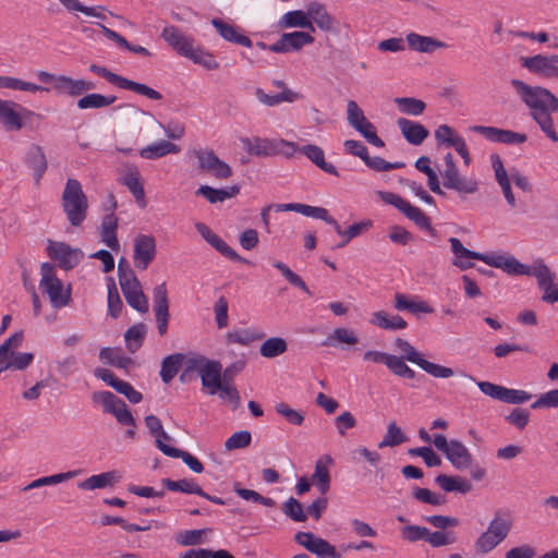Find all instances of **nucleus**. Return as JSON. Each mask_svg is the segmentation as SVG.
I'll use <instances>...</instances> for the list:
<instances>
[{
    "label": "nucleus",
    "instance_id": "60",
    "mask_svg": "<svg viewBox=\"0 0 558 558\" xmlns=\"http://www.w3.org/2000/svg\"><path fill=\"white\" fill-rule=\"evenodd\" d=\"M283 513L295 522H304L307 519L303 505L295 498L290 497L282 506Z\"/></svg>",
    "mask_w": 558,
    "mask_h": 558
},
{
    "label": "nucleus",
    "instance_id": "50",
    "mask_svg": "<svg viewBox=\"0 0 558 558\" xmlns=\"http://www.w3.org/2000/svg\"><path fill=\"white\" fill-rule=\"evenodd\" d=\"M288 349L287 341L280 337H272L265 340L260 348L259 353L266 359H274L283 354Z\"/></svg>",
    "mask_w": 558,
    "mask_h": 558
},
{
    "label": "nucleus",
    "instance_id": "18",
    "mask_svg": "<svg viewBox=\"0 0 558 558\" xmlns=\"http://www.w3.org/2000/svg\"><path fill=\"white\" fill-rule=\"evenodd\" d=\"M408 47L415 52L433 53L436 50L445 49L448 45L435 37L424 36L417 33H409L405 36Z\"/></svg>",
    "mask_w": 558,
    "mask_h": 558
},
{
    "label": "nucleus",
    "instance_id": "54",
    "mask_svg": "<svg viewBox=\"0 0 558 558\" xmlns=\"http://www.w3.org/2000/svg\"><path fill=\"white\" fill-rule=\"evenodd\" d=\"M99 357L101 361L119 368H128L132 364L131 357L121 354L120 350L112 348L101 349Z\"/></svg>",
    "mask_w": 558,
    "mask_h": 558
},
{
    "label": "nucleus",
    "instance_id": "5",
    "mask_svg": "<svg viewBox=\"0 0 558 558\" xmlns=\"http://www.w3.org/2000/svg\"><path fill=\"white\" fill-rule=\"evenodd\" d=\"M395 347L400 352V357L407 360L408 362L417 365L427 374L436 377V378H449L453 376V369L447 366H442L439 364H435L423 359L422 353H420L408 340L402 338H397L395 340Z\"/></svg>",
    "mask_w": 558,
    "mask_h": 558
},
{
    "label": "nucleus",
    "instance_id": "35",
    "mask_svg": "<svg viewBox=\"0 0 558 558\" xmlns=\"http://www.w3.org/2000/svg\"><path fill=\"white\" fill-rule=\"evenodd\" d=\"M435 482L447 493L458 492L468 494L473 488L472 484L466 478L459 476L439 474L436 476Z\"/></svg>",
    "mask_w": 558,
    "mask_h": 558
},
{
    "label": "nucleus",
    "instance_id": "47",
    "mask_svg": "<svg viewBox=\"0 0 558 558\" xmlns=\"http://www.w3.org/2000/svg\"><path fill=\"white\" fill-rule=\"evenodd\" d=\"M183 360L184 355L182 353L171 354L162 360L160 377L165 384H169L175 377Z\"/></svg>",
    "mask_w": 558,
    "mask_h": 558
},
{
    "label": "nucleus",
    "instance_id": "61",
    "mask_svg": "<svg viewBox=\"0 0 558 558\" xmlns=\"http://www.w3.org/2000/svg\"><path fill=\"white\" fill-rule=\"evenodd\" d=\"M208 531V529L186 530L178 533L175 541L182 546H196L203 543V536Z\"/></svg>",
    "mask_w": 558,
    "mask_h": 558
},
{
    "label": "nucleus",
    "instance_id": "1",
    "mask_svg": "<svg viewBox=\"0 0 558 558\" xmlns=\"http://www.w3.org/2000/svg\"><path fill=\"white\" fill-rule=\"evenodd\" d=\"M511 86L522 102L529 108L530 116L541 131L554 143L558 142L553 113L558 112V98L547 88L531 86L525 82L512 78Z\"/></svg>",
    "mask_w": 558,
    "mask_h": 558
},
{
    "label": "nucleus",
    "instance_id": "17",
    "mask_svg": "<svg viewBox=\"0 0 558 558\" xmlns=\"http://www.w3.org/2000/svg\"><path fill=\"white\" fill-rule=\"evenodd\" d=\"M397 125L405 141L414 146L421 145L429 135V131L421 123L399 118Z\"/></svg>",
    "mask_w": 558,
    "mask_h": 558
},
{
    "label": "nucleus",
    "instance_id": "4",
    "mask_svg": "<svg viewBox=\"0 0 558 558\" xmlns=\"http://www.w3.org/2000/svg\"><path fill=\"white\" fill-rule=\"evenodd\" d=\"M40 274L39 288L48 295L51 305L54 308L66 306L71 302V291L63 289L62 281L56 276L54 266L43 263Z\"/></svg>",
    "mask_w": 558,
    "mask_h": 558
},
{
    "label": "nucleus",
    "instance_id": "9",
    "mask_svg": "<svg viewBox=\"0 0 558 558\" xmlns=\"http://www.w3.org/2000/svg\"><path fill=\"white\" fill-rule=\"evenodd\" d=\"M47 253L51 259L58 262L59 267L65 270L74 268L84 257L82 250L52 240L48 241Z\"/></svg>",
    "mask_w": 558,
    "mask_h": 558
},
{
    "label": "nucleus",
    "instance_id": "32",
    "mask_svg": "<svg viewBox=\"0 0 558 558\" xmlns=\"http://www.w3.org/2000/svg\"><path fill=\"white\" fill-rule=\"evenodd\" d=\"M333 462L330 456H325L315 463V471L312 475V484L316 485L319 492L325 495L330 488V475L326 463Z\"/></svg>",
    "mask_w": 558,
    "mask_h": 558
},
{
    "label": "nucleus",
    "instance_id": "8",
    "mask_svg": "<svg viewBox=\"0 0 558 558\" xmlns=\"http://www.w3.org/2000/svg\"><path fill=\"white\" fill-rule=\"evenodd\" d=\"M520 62L531 73L545 78H558V54L522 57Z\"/></svg>",
    "mask_w": 558,
    "mask_h": 558
},
{
    "label": "nucleus",
    "instance_id": "36",
    "mask_svg": "<svg viewBox=\"0 0 558 558\" xmlns=\"http://www.w3.org/2000/svg\"><path fill=\"white\" fill-rule=\"evenodd\" d=\"M78 473H80L78 470H74V471H68L64 473H58V474H52V475H48V476H43L37 480H34L33 482H31L29 484L24 486L22 488V490L28 492V490L40 488L44 486L58 485L60 483H63V482L74 478L75 476L78 475Z\"/></svg>",
    "mask_w": 558,
    "mask_h": 558
},
{
    "label": "nucleus",
    "instance_id": "56",
    "mask_svg": "<svg viewBox=\"0 0 558 558\" xmlns=\"http://www.w3.org/2000/svg\"><path fill=\"white\" fill-rule=\"evenodd\" d=\"M447 189L456 191L461 197L466 194H475L478 191V182L473 178L459 175L447 184Z\"/></svg>",
    "mask_w": 558,
    "mask_h": 558
},
{
    "label": "nucleus",
    "instance_id": "46",
    "mask_svg": "<svg viewBox=\"0 0 558 558\" xmlns=\"http://www.w3.org/2000/svg\"><path fill=\"white\" fill-rule=\"evenodd\" d=\"M14 347H10V357L7 364L0 367V373L5 369L24 371L34 360V354L28 352H15Z\"/></svg>",
    "mask_w": 558,
    "mask_h": 558
},
{
    "label": "nucleus",
    "instance_id": "11",
    "mask_svg": "<svg viewBox=\"0 0 558 558\" xmlns=\"http://www.w3.org/2000/svg\"><path fill=\"white\" fill-rule=\"evenodd\" d=\"M157 254L156 239L149 234H138L134 239L133 260L137 269L145 270Z\"/></svg>",
    "mask_w": 558,
    "mask_h": 558
},
{
    "label": "nucleus",
    "instance_id": "58",
    "mask_svg": "<svg viewBox=\"0 0 558 558\" xmlns=\"http://www.w3.org/2000/svg\"><path fill=\"white\" fill-rule=\"evenodd\" d=\"M94 403H100L104 407V412L112 413L118 407L122 405V399L118 398L110 391H95L92 395Z\"/></svg>",
    "mask_w": 558,
    "mask_h": 558
},
{
    "label": "nucleus",
    "instance_id": "53",
    "mask_svg": "<svg viewBox=\"0 0 558 558\" xmlns=\"http://www.w3.org/2000/svg\"><path fill=\"white\" fill-rule=\"evenodd\" d=\"M407 436L395 421L390 422L387 426L386 434L383 440L378 444V448L396 447L407 441Z\"/></svg>",
    "mask_w": 558,
    "mask_h": 558
},
{
    "label": "nucleus",
    "instance_id": "27",
    "mask_svg": "<svg viewBox=\"0 0 558 558\" xmlns=\"http://www.w3.org/2000/svg\"><path fill=\"white\" fill-rule=\"evenodd\" d=\"M213 26L217 29L219 35L230 43H234L247 48L252 47V40L238 32V28L231 24L225 23L220 19L211 20Z\"/></svg>",
    "mask_w": 558,
    "mask_h": 558
},
{
    "label": "nucleus",
    "instance_id": "49",
    "mask_svg": "<svg viewBox=\"0 0 558 558\" xmlns=\"http://www.w3.org/2000/svg\"><path fill=\"white\" fill-rule=\"evenodd\" d=\"M64 9L70 12H80L88 16H94L100 20H105L106 16L100 11H104L105 8L101 5L98 7H86L80 2V0H58Z\"/></svg>",
    "mask_w": 558,
    "mask_h": 558
},
{
    "label": "nucleus",
    "instance_id": "6",
    "mask_svg": "<svg viewBox=\"0 0 558 558\" xmlns=\"http://www.w3.org/2000/svg\"><path fill=\"white\" fill-rule=\"evenodd\" d=\"M119 283L128 304L140 313H146L148 311V300L135 274L126 272V275H122Z\"/></svg>",
    "mask_w": 558,
    "mask_h": 558
},
{
    "label": "nucleus",
    "instance_id": "24",
    "mask_svg": "<svg viewBox=\"0 0 558 558\" xmlns=\"http://www.w3.org/2000/svg\"><path fill=\"white\" fill-rule=\"evenodd\" d=\"M95 88V84L86 80H74L66 75H59L57 92L59 94H66L71 97H76L85 92Z\"/></svg>",
    "mask_w": 558,
    "mask_h": 558
},
{
    "label": "nucleus",
    "instance_id": "7",
    "mask_svg": "<svg viewBox=\"0 0 558 558\" xmlns=\"http://www.w3.org/2000/svg\"><path fill=\"white\" fill-rule=\"evenodd\" d=\"M380 198L399 209L408 219L412 220L417 227L424 230L432 228L429 218L418 208L411 205L408 201L391 192H379Z\"/></svg>",
    "mask_w": 558,
    "mask_h": 558
},
{
    "label": "nucleus",
    "instance_id": "63",
    "mask_svg": "<svg viewBox=\"0 0 558 558\" xmlns=\"http://www.w3.org/2000/svg\"><path fill=\"white\" fill-rule=\"evenodd\" d=\"M252 435L248 430H240L232 434L225 442V448L228 451L235 449H243L251 445Z\"/></svg>",
    "mask_w": 558,
    "mask_h": 558
},
{
    "label": "nucleus",
    "instance_id": "2",
    "mask_svg": "<svg viewBox=\"0 0 558 558\" xmlns=\"http://www.w3.org/2000/svg\"><path fill=\"white\" fill-rule=\"evenodd\" d=\"M62 207L73 227L81 226L85 220L88 202L81 183L76 179H68L62 193Z\"/></svg>",
    "mask_w": 558,
    "mask_h": 558
},
{
    "label": "nucleus",
    "instance_id": "19",
    "mask_svg": "<svg viewBox=\"0 0 558 558\" xmlns=\"http://www.w3.org/2000/svg\"><path fill=\"white\" fill-rule=\"evenodd\" d=\"M16 109L26 111V109L14 101L0 98V122L7 130L19 131L24 125L22 117Z\"/></svg>",
    "mask_w": 558,
    "mask_h": 558
},
{
    "label": "nucleus",
    "instance_id": "40",
    "mask_svg": "<svg viewBox=\"0 0 558 558\" xmlns=\"http://www.w3.org/2000/svg\"><path fill=\"white\" fill-rule=\"evenodd\" d=\"M359 338L354 330L349 328H336L323 342L327 347H337L338 344L355 345Z\"/></svg>",
    "mask_w": 558,
    "mask_h": 558
},
{
    "label": "nucleus",
    "instance_id": "57",
    "mask_svg": "<svg viewBox=\"0 0 558 558\" xmlns=\"http://www.w3.org/2000/svg\"><path fill=\"white\" fill-rule=\"evenodd\" d=\"M405 361L407 360L398 355L390 354L386 366L398 377L413 379L415 377V372L407 365Z\"/></svg>",
    "mask_w": 558,
    "mask_h": 558
},
{
    "label": "nucleus",
    "instance_id": "37",
    "mask_svg": "<svg viewBox=\"0 0 558 558\" xmlns=\"http://www.w3.org/2000/svg\"><path fill=\"white\" fill-rule=\"evenodd\" d=\"M395 308L397 311H408L411 314H430L434 312V310L426 302L410 300L405 294L402 293H396Z\"/></svg>",
    "mask_w": 558,
    "mask_h": 558
},
{
    "label": "nucleus",
    "instance_id": "62",
    "mask_svg": "<svg viewBox=\"0 0 558 558\" xmlns=\"http://www.w3.org/2000/svg\"><path fill=\"white\" fill-rule=\"evenodd\" d=\"M353 129L361 133L369 144L376 147H384V141L377 135L375 126L367 119L361 122V124L355 125Z\"/></svg>",
    "mask_w": 558,
    "mask_h": 558
},
{
    "label": "nucleus",
    "instance_id": "44",
    "mask_svg": "<svg viewBox=\"0 0 558 558\" xmlns=\"http://www.w3.org/2000/svg\"><path fill=\"white\" fill-rule=\"evenodd\" d=\"M531 276L536 278L538 287L543 291L547 287H550V286H554L557 283V282H555V274L551 272V270L543 262V259H537L533 263Z\"/></svg>",
    "mask_w": 558,
    "mask_h": 558
},
{
    "label": "nucleus",
    "instance_id": "51",
    "mask_svg": "<svg viewBox=\"0 0 558 558\" xmlns=\"http://www.w3.org/2000/svg\"><path fill=\"white\" fill-rule=\"evenodd\" d=\"M163 454L171 458H179L190 468L191 471L195 473H202L204 471L203 463L190 452L174 448V447H165Z\"/></svg>",
    "mask_w": 558,
    "mask_h": 558
},
{
    "label": "nucleus",
    "instance_id": "20",
    "mask_svg": "<svg viewBox=\"0 0 558 558\" xmlns=\"http://www.w3.org/2000/svg\"><path fill=\"white\" fill-rule=\"evenodd\" d=\"M449 243L451 246V251L454 254L456 258L453 259L452 264L460 268L461 270H466L471 267H473V264L466 260H463L464 258L469 259H477L484 262L485 254L471 251L463 246L462 242L458 238H450Z\"/></svg>",
    "mask_w": 558,
    "mask_h": 558
},
{
    "label": "nucleus",
    "instance_id": "33",
    "mask_svg": "<svg viewBox=\"0 0 558 558\" xmlns=\"http://www.w3.org/2000/svg\"><path fill=\"white\" fill-rule=\"evenodd\" d=\"M278 25L280 28L299 27L306 28L312 32L315 31L311 19H308L307 12H304L302 10L287 12L280 17Z\"/></svg>",
    "mask_w": 558,
    "mask_h": 558
},
{
    "label": "nucleus",
    "instance_id": "15",
    "mask_svg": "<svg viewBox=\"0 0 558 558\" xmlns=\"http://www.w3.org/2000/svg\"><path fill=\"white\" fill-rule=\"evenodd\" d=\"M161 38L181 56L187 57L194 49V40L175 26H166Z\"/></svg>",
    "mask_w": 558,
    "mask_h": 558
},
{
    "label": "nucleus",
    "instance_id": "55",
    "mask_svg": "<svg viewBox=\"0 0 558 558\" xmlns=\"http://www.w3.org/2000/svg\"><path fill=\"white\" fill-rule=\"evenodd\" d=\"M119 88L132 90V92H134L138 95H142V96H145L151 100H160L162 98V95L158 90H156L145 84L129 80L126 77H123L122 83Z\"/></svg>",
    "mask_w": 558,
    "mask_h": 558
},
{
    "label": "nucleus",
    "instance_id": "29",
    "mask_svg": "<svg viewBox=\"0 0 558 558\" xmlns=\"http://www.w3.org/2000/svg\"><path fill=\"white\" fill-rule=\"evenodd\" d=\"M369 324L385 330H401L407 328V322L399 315H389L385 311L374 312Z\"/></svg>",
    "mask_w": 558,
    "mask_h": 558
},
{
    "label": "nucleus",
    "instance_id": "64",
    "mask_svg": "<svg viewBox=\"0 0 558 558\" xmlns=\"http://www.w3.org/2000/svg\"><path fill=\"white\" fill-rule=\"evenodd\" d=\"M501 543L496 536L490 534L489 532H483L474 543L475 551L478 554H487L492 551L495 547H497Z\"/></svg>",
    "mask_w": 558,
    "mask_h": 558
},
{
    "label": "nucleus",
    "instance_id": "22",
    "mask_svg": "<svg viewBox=\"0 0 558 558\" xmlns=\"http://www.w3.org/2000/svg\"><path fill=\"white\" fill-rule=\"evenodd\" d=\"M221 369V364L213 360L199 375L203 389H205L209 396L216 395L220 388V384L223 381Z\"/></svg>",
    "mask_w": 558,
    "mask_h": 558
},
{
    "label": "nucleus",
    "instance_id": "43",
    "mask_svg": "<svg viewBox=\"0 0 558 558\" xmlns=\"http://www.w3.org/2000/svg\"><path fill=\"white\" fill-rule=\"evenodd\" d=\"M0 88L28 93L49 92V88L12 76H0Z\"/></svg>",
    "mask_w": 558,
    "mask_h": 558
},
{
    "label": "nucleus",
    "instance_id": "30",
    "mask_svg": "<svg viewBox=\"0 0 558 558\" xmlns=\"http://www.w3.org/2000/svg\"><path fill=\"white\" fill-rule=\"evenodd\" d=\"M195 193L205 197L209 203L215 204L236 196L240 193V187L232 185L226 189H214L208 185H201Z\"/></svg>",
    "mask_w": 558,
    "mask_h": 558
},
{
    "label": "nucleus",
    "instance_id": "16",
    "mask_svg": "<svg viewBox=\"0 0 558 558\" xmlns=\"http://www.w3.org/2000/svg\"><path fill=\"white\" fill-rule=\"evenodd\" d=\"M484 263L495 267L500 268L509 275H526L531 276L532 265L526 266L520 263L513 256L506 255H486L485 254Z\"/></svg>",
    "mask_w": 558,
    "mask_h": 558
},
{
    "label": "nucleus",
    "instance_id": "23",
    "mask_svg": "<svg viewBox=\"0 0 558 558\" xmlns=\"http://www.w3.org/2000/svg\"><path fill=\"white\" fill-rule=\"evenodd\" d=\"M296 151H300L306 156V158H308L322 171L335 177H339L337 168L332 163L325 160V153L319 146L314 144H307L302 147L298 146Z\"/></svg>",
    "mask_w": 558,
    "mask_h": 558
},
{
    "label": "nucleus",
    "instance_id": "38",
    "mask_svg": "<svg viewBox=\"0 0 558 558\" xmlns=\"http://www.w3.org/2000/svg\"><path fill=\"white\" fill-rule=\"evenodd\" d=\"M117 101L113 95L87 94L77 100V107L81 110L101 109L111 106Z\"/></svg>",
    "mask_w": 558,
    "mask_h": 558
},
{
    "label": "nucleus",
    "instance_id": "48",
    "mask_svg": "<svg viewBox=\"0 0 558 558\" xmlns=\"http://www.w3.org/2000/svg\"><path fill=\"white\" fill-rule=\"evenodd\" d=\"M511 529L512 519L510 517L496 513L494 519L489 522L486 531L502 542L506 539Z\"/></svg>",
    "mask_w": 558,
    "mask_h": 558
},
{
    "label": "nucleus",
    "instance_id": "26",
    "mask_svg": "<svg viewBox=\"0 0 558 558\" xmlns=\"http://www.w3.org/2000/svg\"><path fill=\"white\" fill-rule=\"evenodd\" d=\"M122 183L133 194L142 207L146 206L144 186L141 181V173L135 166H129L122 178Z\"/></svg>",
    "mask_w": 558,
    "mask_h": 558
},
{
    "label": "nucleus",
    "instance_id": "28",
    "mask_svg": "<svg viewBox=\"0 0 558 558\" xmlns=\"http://www.w3.org/2000/svg\"><path fill=\"white\" fill-rule=\"evenodd\" d=\"M306 12L312 23L316 24L317 27L324 32H330L333 28V19L327 12L324 4L318 2H311L307 5Z\"/></svg>",
    "mask_w": 558,
    "mask_h": 558
},
{
    "label": "nucleus",
    "instance_id": "12",
    "mask_svg": "<svg viewBox=\"0 0 558 558\" xmlns=\"http://www.w3.org/2000/svg\"><path fill=\"white\" fill-rule=\"evenodd\" d=\"M154 312L159 336L163 337L168 332L169 300L166 282L155 287L154 292Z\"/></svg>",
    "mask_w": 558,
    "mask_h": 558
},
{
    "label": "nucleus",
    "instance_id": "21",
    "mask_svg": "<svg viewBox=\"0 0 558 558\" xmlns=\"http://www.w3.org/2000/svg\"><path fill=\"white\" fill-rule=\"evenodd\" d=\"M445 456L457 470H466L473 462V457L469 449L457 439H451V446L446 451Z\"/></svg>",
    "mask_w": 558,
    "mask_h": 558
},
{
    "label": "nucleus",
    "instance_id": "25",
    "mask_svg": "<svg viewBox=\"0 0 558 558\" xmlns=\"http://www.w3.org/2000/svg\"><path fill=\"white\" fill-rule=\"evenodd\" d=\"M25 161L33 170L36 182H39L48 167L44 149L39 145L32 144L26 151Z\"/></svg>",
    "mask_w": 558,
    "mask_h": 558
},
{
    "label": "nucleus",
    "instance_id": "42",
    "mask_svg": "<svg viewBox=\"0 0 558 558\" xmlns=\"http://www.w3.org/2000/svg\"><path fill=\"white\" fill-rule=\"evenodd\" d=\"M162 485L171 492H181L184 494H195L198 496H206V493L194 480H179L172 481L170 478H163Z\"/></svg>",
    "mask_w": 558,
    "mask_h": 558
},
{
    "label": "nucleus",
    "instance_id": "34",
    "mask_svg": "<svg viewBox=\"0 0 558 558\" xmlns=\"http://www.w3.org/2000/svg\"><path fill=\"white\" fill-rule=\"evenodd\" d=\"M180 147L169 141L161 140L150 144L140 150V155L145 159H157L169 154H178Z\"/></svg>",
    "mask_w": 558,
    "mask_h": 558
},
{
    "label": "nucleus",
    "instance_id": "14",
    "mask_svg": "<svg viewBox=\"0 0 558 558\" xmlns=\"http://www.w3.org/2000/svg\"><path fill=\"white\" fill-rule=\"evenodd\" d=\"M471 130L495 143L522 144L527 140L526 135L523 133H517L511 130H504L494 126L474 125Z\"/></svg>",
    "mask_w": 558,
    "mask_h": 558
},
{
    "label": "nucleus",
    "instance_id": "41",
    "mask_svg": "<svg viewBox=\"0 0 558 558\" xmlns=\"http://www.w3.org/2000/svg\"><path fill=\"white\" fill-rule=\"evenodd\" d=\"M226 337L229 343L247 345L254 341L262 340L265 333L257 329L244 328L229 331Z\"/></svg>",
    "mask_w": 558,
    "mask_h": 558
},
{
    "label": "nucleus",
    "instance_id": "52",
    "mask_svg": "<svg viewBox=\"0 0 558 558\" xmlns=\"http://www.w3.org/2000/svg\"><path fill=\"white\" fill-rule=\"evenodd\" d=\"M395 102L402 113L409 116H421L426 109L423 100L412 97H397Z\"/></svg>",
    "mask_w": 558,
    "mask_h": 558
},
{
    "label": "nucleus",
    "instance_id": "59",
    "mask_svg": "<svg viewBox=\"0 0 558 558\" xmlns=\"http://www.w3.org/2000/svg\"><path fill=\"white\" fill-rule=\"evenodd\" d=\"M275 411L291 425L301 426L304 423L303 412L292 409L287 402L276 403Z\"/></svg>",
    "mask_w": 558,
    "mask_h": 558
},
{
    "label": "nucleus",
    "instance_id": "45",
    "mask_svg": "<svg viewBox=\"0 0 558 558\" xmlns=\"http://www.w3.org/2000/svg\"><path fill=\"white\" fill-rule=\"evenodd\" d=\"M255 95L259 102L270 107L279 105L283 101L293 102L300 97L298 93L290 89H284L282 93L277 95H268L262 88H257L255 90Z\"/></svg>",
    "mask_w": 558,
    "mask_h": 558
},
{
    "label": "nucleus",
    "instance_id": "10",
    "mask_svg": "<svg viewBox=\"0 0 558 558\" xmlns=\"http://www.w3.org/2000/svg\"><path fill=\"white\" fill-rule=\"evenodd\" d=\"M198 160V168L217 179H229L232 175L230 166L222 161L211 149H199L195 151Z\"/></svg>",
    "mask_w": 558,
    "mask_h": 558
},
{
    "label": "nucleus",
    "instance_id": "31",
    "mask_svg": "<svg viewBox=\"0 0 558 558\" xmlns=\"http://www.w3.org/2000/svg\"><path fill=\"white\" fill-rule=\"evenodd\" d=\"M121 476L116 471L105 472L93 475L77 484V487L83 490H94L112 486Z\"/></svg>",
    "mask_w": 558,
    "mask_h": 558
},
{
    "label": "nucleus",
    "instance_id": "3",
    "mask_svg": "<svg viewBox=\"0 0 558 558\" xmlns=\"http://www.w3.org/2000/svg\"><path fill=\"white\" fill-rule=\"evenodd\" d=\"M242 144L248 155L264 158L277 155L290 158L298 149L295 143L283 138L245 137Z\"/></svg>",
    "mask_w": 558,
    "mask_h": 558
},
{
    "label": "nucleus",
    "instance_id": "13",
    "mask_svg": "<svg viewBox=\"0 0 558 558\" xmlns=\"http://www.w3.org/2000/svg\"><path fill=\"white\" fill-rule=\"evenodd\" d=\"M313 43L314 37L312 35L296 31L282 34L275 44L269 46V50L276 53L299 51L305 45H311Z\"/></svg>",
    "mask_w": 558,
    "mask_h": 558
},
{
    "label": "nucleus",
    "instance_id": "39",
    "mask_svg": "<svg viewBox=\"0 0 558 558\" xmlns=\"http://www.w3.org/2000/svg\"><path fill=\"white\" fill-rule=\"evenodd\" d=\"M147 332V326L138 323L131 326L124 333L126 349L131 353H135L142 345Z\"/></svg>",
    "mask_w": 558,
    "mask_h": 558
}]
</instances>
